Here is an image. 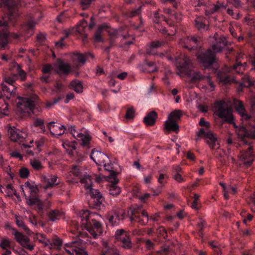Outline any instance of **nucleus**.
<instances>
[{
    "label": "nucleus",
    "mask_w": 255,
    "mask_h": 255,
    "mask_svg": "<svg viewBox=\"0 0 255 255\" xmlns=\"http://www.w3.org/2000/svg\"><path fill=\"white\" fill-rule=\"evenodd\" d=\"M78 221L82 230H86L94 238L102 233L101 224L98 221L101 216L96 213H90L88 210H82L79 213Z\"/></svg>",
    "instance_id": "nucleus-1"
},
{
    "label": "nucleus",
    "mask_w": 255,
    "mask_h": 255,
    "mask_svg": "<svg viewBox=\"0 0 255 255\" xmlns=\"http://www.w3.org/2000/svg\"><path fill=\"white\" fill-rule=\"evenodd\" d=\"M218 35L216 34L214 37L212 38L216 42V44L212 45V49H209L205 52H201L197 55L199 62L205 67L210 66L214 62L215 54L221 52L225 46L228 44V42L225 37L218 38Z\"/></svg>",
    "instance_id": "nucleus-2"
},
{
    "label": "nucleus",
    "mask_w": 255,
    "mask_h": 255,
    "mask_svg": "<svg viewBox=\"0 0 255 255\" xmlns=\"http://www.w3.org/2000/svg\"><path fill=\"white\" fill-rule=\"evenodd\" d=\"M191 61L184 55H182L176 60L177 73L180 77L188 76L190 81L195 82L204 78L200 72L192 69Z\"/></svg>",
    "instance_id": "nucleus-3"
},
{
    "label": "nucleus",
    "mask_w": 255,
    "mask_h": 255,
    "mask_svg": "<svg viewBox=\"0 0 255 255\" xmlns=\"http://www.w3.org/2000/svg\"><path fill=\"white\" fill-rule=\"evenodd\" d=\"M2 91L0 94V114L1 116L9 115L8 106L4 100L5 97L6 99H10L16 94V87L14 85H7L4 83L1 85Z\"/></svg>",
    "instance_id": "nucleus-4"
},
{
    "label": "nucleus",
    "mask_w": 255,
    "mask_h": 255,
    "mask_svg": "<svg viewBox=\"0 0 255 255\" xmlns=\"http://www.w3.org/2000/svg\"><path fill=\"white\" fill-rule=\"evenodd\" d=\"M213 110L219 118L229 123H233L232 110L228 101L222 100L216 102Z\"/></svg>",
    "instance_id": "nucleus-5"
},
{
    "label": "nucleus",
    "mask_w": 255,
    "mask_h": 255,
    "mask_svg": "<svg viewBox=\"0 0 255 255\" xmlns=\"http://www.w3.org/2000/svg\"><path fill=\"white\" fill-rule=\"evenodd\" d=\"M85 241L76 240L66 243L64 246L65 252L70 255H87L83 249Z\"/></svg>",
    "instance_id": "nucleus-6"
},
{
    "label": "nucleus",
    "mask_w": 255,
    "mask_h": 255,
    "mask_svg": "<svg viewBox=\"0 0 255 255\" xmlns=\"http://www.w3.org/2000/svg\"><path fill=\"white\" fill-rule=\"evenodd\" d=\"M198 137H203L210 148L212 149H217L219 148V143L215 134L211 131L201 128L197 133Z\"/></svg>",
    "instance_id": "nucleus-7"
},
{
    "label": "nucleus",
    "mask_w": 255,
    "mask_h": 255,
    "mask_svg": "<svg viewBox=\"0 0 255 255\" xmlns=\"http://www.w3.org/2000/svg\"><path fill=\"white\" fill-rule=\"evenodd\" d=\"M198 137H203L210 148L212 149H217L219 148V143L215 134L211 131L201 128L197 133Z\"/></svg>",
    "instance_id": "nucleus-8"
},
{
    "label": "nucleus",
    "mask_w": 255,
    "mask_h": 255,
    "mask_svg": "<svg viewBox=\"0 0 255 255\" xmlns=\"http://www.w3.org/2000/svg\"><path fill=\"white\" fill-rule=\"evenodd\" d=\"M81 183L83 185L86 193L92 198L100 199L102 197L100 192L97 189L93 188L92 181L90 176H86L85 178H82Z\"/></svg>",
    "instance_id": "nucleus-9"
},
{
    "label": "nucleus",
    "mask_w": 255,
    "mask_h": 255,
    "mask_svg": "<svg viewBox=\"0 0 255 255\" xmlns=\"http://www.w3.org/2000/svg\"><path fill=\"white\" fill-rule=\"evenodd\" d=\"M125 212L122 209H118L110 212L108 214V219L113 226L120 224V221L125 218Z\"/></svg>",
    "instance_id": "nucleus-10"
},
{
    "label": "nucleus",
    "mask_w": 255,
    "mask_h": 255,
    "mask_svg": "<svg viewBox=\"0 0 255 255\" xmlns=\"http://www.w3.org/2000/svg\"><path fill=\"white\" fill-rule=\"evenodd\" d=\"M19 99L17 103V108L22 113H29L33 109L34 104V101L27 98H21L18 97Z\"/></svg>",
    "instance_id": "nucleus-11"
},
{
    "label": "nucleus",
    "mask_w": 255,
    "mask_h": 255,
    "mask_svg": "<svg viewBox=\"0 0 255 255\" xmlns=\"http://www.w3.org/2000/svg\"><path fill=\"white\" fill-rule=\"evenodd\" d=\"M19 3V0H6L5 1V4L9 10L8 15L9 21L13 22L19 16L18 10L14 7H17Z\"/></svg>",
    "instance_id": "nucleus-12"
},
{
    "label": "nucleus",
    "mask_w": 255,
    "mask_h": 255,
    "mask_svg": "<svg viewBox=\"0 0 255 255\" xmlns=\"http://www.w3.org/2000/svg\"><path fill=\"white\" fill-rule=\"evenodd\" d=\"M21 191L25 197L27 196L26 193L29 194V195H35L39 191L36 184L32 181H27L24 184L20 186Z\"/></svg>",
    "instance_id": "nucleus-13"
},
{
    "label": "nucleus",
    "mask_w": 255,
    "mask_h": 255,
    "mask_svg": "<svg viewBox=\"0 0 255 255\" xmlns=\"http://www.w3.org/2000/svg\"><path fill=\"white\" fill-rule=\"evenodd\" d=\"M240 158L246 167L250 166L254 160L252 147L250 146L248 147V151L241 152Z\"/></svg>",
    "instance_id": "nucleus-14"
},
{
    "label": "nucleus",
    "mask_w": 255,
    "mask_h": 255,
    "mask_svg": "<svg viewBox=\"0 0 255 255\" xmlns=\"http://www.w3.org/2000/svg\"><path fill=\"white\" fill-rule=\"evenodd\" d=\"M13 235L16 241L24 248L29 251H32L34 249V246L29 243V239L28 238L18 232H15Z\"/></svg>",
    "instance_id": "nucleus-15"
},
{
    "label": "nucleus",
    "mask_w": 255,
    "mask_h": 255,
    "mask_svg": "<svg viewBox=\"0 0 255 255\" xmlns=\"http://www.w3.org/2000/svg\"><path fill=\"white\" fill-rule=\"evenodd\" d=\"M47 127L50 134L55 137L62 135L65 130V127L62 125L55 124L54 122H50L47 124Z\"/></svg>",
    "instance_id": "nucleus-16"
},
{
    "label": "nucleus",
    "mask_w": 255,
    "mask_h": 255,
    "mask_svg": "<svg viewBox=\"0 0 255 255\" xmlns=\"http://www.w3.org/2000/svg\"><path fill=\"white\" fill-rule=\"evenodd\" d=\"M41 180L45 185L43 186L44 189L52 188L59 183L58 177L53 175H48L47 176H42Z\"/></svg>",
    "instance_id": "nucleus-17"
},
{
    "label": "nucleus",
    "mask_w": 255,
    "mask_h": 255,
    "mask_svg": "<svg viewBox=\"0 0 255 255\" xmlns=\"http://www.w3.org/2000/svg\"><path fill=\"white\" fill-rule=\"evenodd\" d=\"M198 40L194 36L187 37L180 40L179 44L184 48L192 50L196 47Z\"/></svg>",
    "instance_id": "nucleus-18"
},
{
    "label": "nucleus",
    "mask_w": 255,
    "mask_h": 255,
    "mask_svg": "<svg viewBox=\"0 0 255 255\" xmlns=\"http://www.w3.org/2000/svg\"><path fill=\"white\" fill-rule=\"evenodd\" d=\"M112 177L109 179L111 185L109 187V193L111 195L116 196L121 192L120 188L117 185L119 182V179L117 177V174L115 171H112Z\"/></svg>",
    "instance_id": "nucleus-19"
},
{
    "label": "nucleus",
    "mask_w": 255,
    "mask_h": 255,
    "mask_svg": "<svg viewBox=\"0 0 255 255\" xmlns=\"http://www.w3.org/2000/svg\"><path fill=\"white\" fill-rule=\"evenodd\" d=\"M235 106L237 112L241 116L242 120L255 121V117L250 116L246 114L243 104L241 101H236L235 103Z\"/></svg>",
    "instance_id": "nucleus-20"
},
{
    "label": "nucleus",
    "mask_w": 255,
    "mask_h": 255,
    "mask_svg": "<svg viewBox=\"0 0 255 255\" xmlns=\"http://www.w3.org/2000/svg\"><path fill=\"white\" fill-rule=\"evenodd\" d=\"M9 132L11 140L16 142L21 141L26 136L24 132L14 127L9 130Z\"/></svg>",
    "instance_id": "nucleus-21"
},
{
    "label": "nucleus",
    "mask_w": 255,
    "mask_h": 255,
    "mask_svg": "<svg viewBox=\"0 0 255 255\" xmlns=\"http://www.w3.org/2000/svg\"><path fill=\"white\" fill-rule=\"evenodd\" d=\"M90 157L91 159L98 165L104 164L106 162V159L108 158L105 154L95 149L92 150Z\"/></svg>",
    "instance_id": "nucleus-22"
},
{
    "label": "nucleus",
    "mask_w": 255,
    "mask_h": 255,
    "mask_svg": "<svg viewBox=\"0 0 255 255\" xmlns=\"http://www.w3.org/2000/svg\"><path fill=\"white\" fill-rule=\"evenodd\" d=\"M26 203L29 206L36 205L38 210L42 211L44 206L42 201L35 195L25 196Z\"/></svg>",
    "instance_id": "nucleus-23"
},
{
    "label": "nucleus",
    "mask_w": 255,
    "mask_h": 255,
    "mask_svg": "<svg viewBox=\"0 0 255 255\" xmlns=\"http://www.w3.org/2000/svg\"><path fill=\"white\" fill-rule=\"evenodd\" d=\"M148 219L147 213L144 210L141 211L140 215H136L135 213H132V216L130 217L131 221H137L141 225H145L147 223Z\"/></svg>",
    "instance_id": "nucleus-24"
},
{
    "label": "nucleus",
    "mask_w": 255,
    "mask_h": 255,
    "mask_svg": "<svg viewBox=\"0 0 255 255\" xmlns=\"http://www.w3.org/2000/svg\"><path fill=\"white\" fill-rule=\"evenodd\" d=\"M179 129V126L177 122L168 118L165 122L164 130L168 133L170 131L177 132Z\"/></svg>",
    "instance_id": "nucleus-25"
},
{
    "label": "nucleus",
    "mask_w": 255,
    "mask_h": 255,
    "mask_svg": "<svg viewBox=\"0 0 255 255\" xmlns=\"http://www.w3.org/2000/svg\"><path fill=\"white\" fill-rule=\"evenodd\" d=\"M54 67L57 72L59 74H68L71 70L69 65L62 61H58L54 64Z\"/></svg>",
    "instance_id": "nucleus-26"
},
{
    "label": "nucleus",
    "mask_w": 255,
    "mask_h": 255,
    "mask_svg": "<svg viewBox=\"0 0 255 255\" xmlns=\"http://www.w3.org/2000/svg\"><path fill=\"white\" fill-rule=\"evenodd\" d=\"M104 32H110V28L105 24H103L99 26L96 31L94 36L95 40L98 42L102 41V34Z\"/></svg>",
    "instance_id": "nucleus-27"
},
{
    "label": "nucleus",
    "mask_w": 255,
    "mask_h": 255,
    "mask_svg": "<svg viewBox=\"0 0 255 255\" xmlns=\"http://www.w3.org/2000/svg\"><path fill=\"white\" fill-rule=\"evenodd\" d=\"M70 173L75 176H79L80 181L82 178L86 177V176H89L82 167L78 166H73L71 168Z\"/></svg>",
    "instance_id": "nucleus-28"
},
{
    "label": "nucleus",
    "mask_w": 255,
    "mask_h": 255,
    "mask_svg": "<svg viewBox=\"0 0 255 255\" xmlns=\"http://www.w3.org/2000/svg\"><path fill=\"white\" fill-rule=\"evenodd\" d=\"M157 118V115L154 111L149 113L143 119L145 124L148 126H153Z\"/></svg>",
    "instance_id": "nucleus-29"
},
{
    "label": "nucleus",
    "mask_w": 255,
    "mask_h": 255,
    "mask_svg": "<svg viewBox=\"0 0 255 255\" xmlns=\"http://www.w3.org/2000/svg\"><path fill=\"white\" fill-rule=\"evenodd\" d=\"M91 138L90 135L85 131L77 134V137L76 138V139L81 141V144L82 146L88 145L91 140Z\"/></svg>",
    "instance_id": "nucleus-30"
},
{
    "label": "nucleus",
    "mask_w": 255,
    "mask_h": 255,
    "mask_svg": "<svg viewBox=\"0 0 255 255\" xmlns=\"http://www.w3.org/2000/svg\"><path fill=\"white\" fill-rule=\"evenodd\" d=\"M236 133L238 135V137L241 139H243L245 137H250L252 138L255 137V133L253 132L249 133L246 130V128L245 127H241L240 128H238L236 130Z\"/></svg>",
    "instance_id": "nucleus-31"
},
{
    "label": "nucleus",
    "mask_w": 255,
    "mask_h": 255,
    "mask_svg": "<svg viewBox=\"0 0 255 255\" xmlns=\"http://www.w3.org/2000/svg\"><path fill=\"white\" fill-rule=\"evenodd\" d=\"M64 214L58 210H52L48 214L49 220L52 222H55L63 218Z\"/></svg>",
    "instance_id": "nucleus-32"
},
{
    "label": "nucleus",
    "mask_w": 255,
    "mask_h": 255,
    "mask_svg": "<svg viewBox=\"0 0 255 255\" xmlns=\"http://www.w3.org/2000/svg\"><path fill=\"white\" fill-rule=\"evenodd\" d=\"M70 88L77 93H81L83 91V85L81 81L78 80H73L69 85Z\"/></svg>",
    "instance_id": "nucleus-33"
},
{
    "label": "nucleus",
    "mask_w": 255,
    "mask_h": 255,
    "mask_svg": "<svg viewBox=\"0 0 255 255\" xmlns=\"http://www.w3.org/2000/svg\"><path fill=\"white\" fill-rule=\"evenodd\" d=\"M62 146L69 154H72L73 151L76 149V143L75 142H70L68 140H65L63 142Z\"/></svg>",
    "instance_id": "nucleus-34"
},
{
    "label": "nucleus",
    "mask_w": 255,
    "mask_h": 255,
    "mask_svg": "<svg viewBox=\"0 0 255 255\" xmlns=\"http://www.w3.org/2000/svg\"><path fill=\"white\" fill-rule=\"evenodd\" d=\"M72 59L74 62L76 64L77 67L80 66L81 64H84L86 61L85 55L78 53H75L73 54Z\"/></svg>",
    "instance_id": "nucleus-35"
},
{
    "label": "nucleus",
    "mask_w": 255,
    "mask_h": 255,
    "mask_svg": "<svg viewBox=\"0 0 255 255\" xmlns=\"http://www.w3.org/2000/svg\"><path fill=\"white\" fill-rule=\"evenodd\" d=\"M87 26V22L85 20L81 21L79 24L77 25L76 30L79 34L82 36L83 41L87 38V35L84 34L85 29Z\"/></svg>",
    "instance_id": "nucleus-36"
},
{
    "label": "nucleus",
    "mask_w": 255,
    "mask_h": 255,
    "mask_svg": "<svg viewBox=\"0 0 255 255\" xmlns=\"http://www.w3.org/2000/svg\"><path fill=\"white\" fill-rule=\"evenodd\" d=\"M205 20L203 17H198L195 20V25L199 30H207L208 26L205 24Z\"/></svg>",
    "instance_id": "nucleus-37"
},
{
    "label": "nucleus",
    "mask_w": 255,
    "mask_h": 255,
    "mask_svg": "<svg viewBox=\"0 0 255 255\" xmlns=\"http://www.w3.org/2000/svg\"><path fill=\"white\" fill-rule=\"evenodd\" d=\"M34 239L45 246L51 245V241L48 239L43 234L40 233L36 234Z\"/></svg>",
    "instance_id": "nucleus-38"
},
{
    "label": "nucleus",
    "mask_w": 255,
    "mask_h": 255,
    "mask_svg": "<svg viewBox=\"0 0 255 255\" xmlns=\"http://www.w3.org/2000/svg\"><path fill=\"white\" fill-rule=\"evenodd\" d=\"M141 70L147 72H152L155 70V67L151 62L145 61L143 65L140 66Z\"/></svg>",
    "instance_id": "nucleus-39"
},
{
    "label": "nucleus",
    "mask_w": 255,
    "mask_h": 255,
    "mask_svg": "<svg viewBox=\"0 0 255 255\" xmlns=\"http://www.w3.org/2000/svg\"><path fill=\"white\" fill-rule=\"evenodd\" d=\"M217 77L219 81L224 84H227L231 81L230 78L227 73L224 71H219L217 74Z\"/></svg>",
    "instance_id": "nucleus-40"
},
{
    "label": "nucleus",
    "mask_w": 255,
    "mask_h": 255,
    "mask_svg": "<svg viewBox=\"0 0 255 255\" xmlns=\"http://www.w3.org/2000/svg\"><path fill=\"white\" fill-rule=\"evenodd\" d=\"M182 115V114L181 111L175 110L170 113L168 116V118L177 122V121L180 119Z\"/></svg>",
    "instance_id": "nucleus-41"
},
{
    "label": "nucleus",
    "mask_w": 255,
    "mask_h": 255,
    "mask_svg": "<svg viewBox=\"0 0 255 255\" xmlns=\"http://www.w3.org/2000/svg\"><path fill=\"white\" fill-rule=\"evenodd\" d=\"M30 163L32 168L36 170H40L43 167L41 162L35 158L30 159Z\"/></svg>",
    "instance_id": "nucleus-42"
},
{
    "label": "nucleus",
    "mask_w": 255,
    "mask_h": 255,
    "mask_svg": "<svg viewBox=\"0 0 255 255\" xmlns=\"http://www.w3.org/2000/svg\"><path fill=\"white\" fill-rule=\"evenodd\" d=\"M11 241L4 238L1 240L0 243V247L3 250L9 249L11 248Z\"/></svg>",
    "instance_id": "nucleus-43"
},
{
    "label": "nucleus",
    "mask_w": 255,
    "mask_h": 255,
    "mask_svg": "<svg viewBox=\"0 0 255 255\" xmlns=\"http://www.w3.org/2000/svg\"><path fill=\"white\" fill-rule=\"evenodd\" d=\"M254 83V81L251 80L249 76H246L242 78V82L241 83L242 87H249Z\"/></svg>",
    "instance_id": "nucleus-44"
},
{
    "label": "nucleus",
    "mask_w": 255,
    "mask_h": 255,
    "mask_svg": "<svg viewBox=\"0 0 255 255\" xmlns=\"http://www.w3.org/2000/svg\"><path fill=\"white\" fill-rule=\"evenodd\" d=\"M121 242L122 243L123 248L125 249H129L131 248V243L128 235L127 237H125V238H122Z\"/></svg>",
    "instance_id": "nucleus-45"
},
{
    "label": "nucleus",
    "mask_w": 255,
    "mask_h": 255,
    "mask_svg": "<svg viewBox=\"0 0 255 255\" xmlns=\"http://www.w3.org/2000/svg\"><path fill=\"white\" fill-rule=\"evenodd\" d=\"M121 242L122 243L123 248L125 249H129L131 248V243L128 235L127 237H125V238H122Z\"/></svg>",
    "instance_id": "nucleus-46"
},
{
    "label": "nucleus",
    "mask_w": 255,
    "mask_h": 255,
    "mask_svg": "<svg viewBox=\"0 0 255 255\" xmlns=\"http://www.w3.org/2000/svg\"><path fill=\"white\" fill-rule=\"evenodd\" d=\"M14 67L16 69L17 75L20 77L21 80H24L26 77V73L21 69L20 66L17 64H15Z\"/></svg>",
    "instance_id": "nucleus-47"
},
{
    "label": "nucleus",
    "mask_w": 255,
    "mask_h": 255,
    "mask_svg": "<svg viewBox=\"0 0 255 255\" xmlns=\"http://www.w3.org/2000/svg\"><path fill=\"white\" fill-rule=\"evenodd\" d=\"M36 23L33 21L27 22L24 26V28L27 31V32L30 35L33 33V30Z\"/></svg>",
    "instance_id": "nucleus-48"
},
{
    "label": "nucleus",
    "mask_w": 255,
    "mask_h": 255,
    "mask_svg": "<svg viewBox=\"0 0 255 255\" xmlns=\"http://www.w3.org/2000/svg\"><path fill=\"white\" fill-rule=\"evenodd\" d=\"M7 43V34L0 33V48H5Z\"/></svg>",
    "instance_id": "nucleus-49"
},
{
    "label": "nucleus",
    "mask_w": 255,
    "mask_h": 255,
    "mask_svg": "<svg viewBox=\"0 0 255 255\" xmlns=\"http://www.w3.org/2000/svg\"><path fill=\"white\" fill-rule=\"evenodd\" d=\"M168 178V176L167 174L164 173H160L159 176L157 178V181L161 187L163 186L165 184Z\"/></svg>",
    "instance_id": "nucleus-50"
},
{
    "label": "nucleus",
    "mask_w": 255,
    "mask_h": 255,
    "mask_svg": "<svg viewBox=\"0 0 255 255\" xmlns=\"http://www.w3.org/2000/svg\"><path fill=\"white\" fill-rule=\"evenodd\" d=\"M127 236V234L123 229L118 230L115 233L116 238L120 241L122 240V238H125V237Z\"/></svg>",
    "instance_id": "nucleus-51"
},
{
    "label": "nucleus",
    "mask_w": 255,
    "mask_h": 255,
    "mask_svg": "<svg viewBox=\"0 0 255 255\" xmlns=\"http://www.w3.org/2000/svg\"><path fill=\"white\" fill-rule=\"evenodd\" d=\"M16 77L17 76L16 75L6 77L4 78V83H3L7 85H14V83L16 79Z\"/></svg>",
    "instance_id": "nucleus-52"
},
{
    "label": "nucleus",
    "mask_w": 255,
    "mask_h": 255,
    "mask_svg": "<svg viewBox=\"0 0 255 255\" xmlns=\"http://www.w3.org/2000/svg\"><path fill=\"white\" fill-rule=\"evenodd\" d=\"M69 15L66 12H63L57 16L56 21L59 23H62L66 21Z\"/></svg>",
    "instance_id": "nucleus-53"
},
{
    "label": "nucleus",
    "mask_w": 255,
    "mask_h": 255,
    "mask_svg": "<svg viewBox=\"0 0 255 255\" xmlns=\"http://www.w3.org/2000/svg\"><path fill=\"white\" fill-rule=\"evenodd\" d=\"M34 125L36 127H39L43 132H45L44 122L42 120L39 119H36L34 122Z\"/></svg>",
    "instance_id": "nucleus-54"
},
{
    "label": "nucleus",
    "mask_w": 255,
    "mask_h": 255,
    "mask_svg": "<svg viewBox=\"0 0 255 255\" xmlns=\"http://www.w3.org/2000/svg\"><path fill=\"white\" fill-rule=\"evenodd\" d=\"M19 176L22 178H27L29 175L28 170L25 167L21 168L19 170Z\"/></svg>",
    "instance_id": "nucleus-55"
},
{
    "label": "nucleus",
    "mask_w": 255,
    "mask_h": 255,
    "mask_svg": "<svg viewBox=\"0 0 255 255\" xmlns=\"http://www.w3.org/2000/svg\"><path fill=\"white\" fill-rule=\"evenodd\" d=\"M22 148L25 152L29 155H33V150L31 149V147L27 144H22Z\"/></svg>",
    "instance_id": "nucleus-56"
},
{
    "label": "nucleus",
    "mask_w": 255,
    "mask_h": 255,
    "mask_svg": "<svg viewBox=\"0 0 255 255\" xmlns=\"http://www.w3.org/2000/svg\"><path fill=\"white\" fill-rule=\"evenodd\" d=\"M101 255H120L119 253L113 249L107 248Z\"/></svg>",
    "instance_id": "nucleus-57"
},
{
    "label": "nucleus",
    "mask_w": 255,
    "mask_h": 255,
    "mask_svg": "<svg viewBox=\"0 0 255 255\" xmlns=\"http://www.w3.org/2000/svg\"><path fill=\"white\" fill-rule=\"evenodd\" d=\"M134 110L132 108L128 109L126 114V118L127 119H131L134 116Z\"/></svg>",
    "instance_id": "nucleus-58"
},
{
    "label": "nucleus",
    "mask_w": 255,
    "mask_h": 255,
    "mask_svg": "<svg viewBox=\"0 0 255 255\" xmlns=\"http://www.w3.org/2000/svg\"><path fill=\"white\" fill-rule=\"evenodd\" d=\"M220 7V6L217 5H212V7L210 8V10H206V14L207 15H208L211 13H213L219 9V8Z\"/></svg>",
    "instance_id": "nucleus-59"
},
{
    "label": "nucleus",
    "mask_w": 255,
    "mask_h": 255,
    "mask_svg": "<svg viewBox=\"0 0 255 255\" xmlns=\"http://www.w3.org/2000/svg\"><path fill=\"white\" fill-rule=\"evenodd\" d=\"M173 178L176 181L179 183L183 182L185 181L184 179L182 177L181 175L177 172H176L173 175Z\"/></svg>",
    "instance_id": "nucleus-60"
},
{
    "label": "nucleus",
    "mask_w": 255,
    "mask_h": 255,
    "mask_svg": "<svg viewBox=\"0 0 255 255\" xmlns=\"http://www.w3.org/2000/svg\"><path fill=\"white\" fill-rule=\"evenodd\" d=\"M145 247L148 250L153 249L154 246V244L149 240H145L144 241Z\"/></svg>",
    "instance_id": "nucleus-61"
},
{
    "label": "nucleus",
    "mask_w": 255,
    "mask_h": 255,
    "mask_svg": "<svg viewBox=\"0 0 255 255\" xmlns=\"http://www.w3.org/2000/svg\"><path fill=\"white\" fill-rule=\"evenodd\" d=\"M233 69L237 73H240L242 70H244V67L240 63H237L234 65Z\"/></svg>",
    "instance_id": "nucleus-62"
},
{
    "label": "nucleus",
    "mask_w": 255,
    "mask_h": 255,
    "mask_svg": "<svg viewBox=\"0 0 255 255\" xmlns=\"http://www.w3.org/2000/svg\"><path fill=\"white\" fill-rule=\"evenodd\" d=\"M227 13L235 19H239L240 17L239 13H235L234 12L233 10L230 8L227 9Z\"/></svg>",
    "instance_id": "nucleus-63"
},
{
    "label": "nucleus",
    "mask_w": 255,
    "mask_h": 255,
    "mask_svg": "<svg viewBox=\"0 0 255 255\" xmlns=\"http://www.w3.org/2000/svg\"><path fill=\"white\" fill-rule=\"evenodd\" d=\"M182 16L181 14L179 13H174L173 14L170 15V18L173 20H175L177 21H179L181 19Z\"/></svg>",
    "instance_id": "nucleus-64"
}]
</instances>
